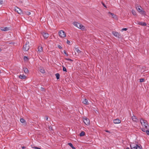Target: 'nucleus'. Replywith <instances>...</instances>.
I'll return each mask as SVG.
<instances>
[{"label":"nucleus","instance_id":"obj_31","mask_svg":"<svg viewBox=\"0 0 149 149\" xmlns=\"http://www.w3.org/2000/svg\"><path fill=\"white\" fill-rule=\"evenodd\" d=\"M145 81V79L144 78H141L140 79V81L141 82H144Z\"/></svg>","mask_w":149,"mask_h":149},{"label":"nucleus","instance_id":"obj_16","mask_svg":"<svg viewBox=\"0 0 149 149\" xmlns=\"http://www.w3.org/2000/svg\"><path fill=\"white\" fill-rule=\"evenodd\" d=\"M109 14H110L112 16V18H116V15H115L113 13H111L110 12H109Z\"/></svg>","mask_w":149,"mask_h":149},{"label":"nucleus","instance_id":"obj_18","mask_svg":"<svg viewBox=\"0 0 149 149\" xmlns=\"http://www.w3.org/2000/svg\"><path fill=\"white\" fill-rule=\"evenodd\" d=\"M38 51L40 52H41L43 51V48L42 46H39L38 47Z\"/></svg>","mask_w":149,"mask_h":149},{"label":"nucleus","instance_id":"obj_15","mask_svg":"<svg viewBox=\"0 0 149 149\" xmlns=\"http://www.w3.org/2000/svg\"><path fill=\"white\" fill-rule=\"evenodd\" d=\"M26 77L24 75H20L19 76V78L21 79H24L26 78Z\"/></svg>","mask_w":149,"mask_h":149},{"label":"nucleus","instance_id":"obj_10","mask_svg":"<svg viewBox=\"0 0 149 149\" xmlns=\"http://www.w3.org/2000/svg\"><path fill=\"white\" fill-rule=\"evenodd\" d=\"M113 123L115 124H118V123H120L121 122V121L120 119H119L118 118H117V119H114L113 120Z\"/></svg>","mask_w":149,"mask_h":149},{"label":"nucleus","instance_id":"obj_27","mask_svg":"<svg viewBox=\"0 0 149 149\" xmlns=\"http://www.w3.org/2000/svg\"><path fill=\"white\" fill-rule=\"evenodd\" d=\"M24 61H28V58L27 57L25 56L24 57Z\"/></svg>","mask_w":149,"mask_h":149},{"label":"nucleus","instance_id":"obj_29","mask_svg":"<svg viewBox=\"0 0 149 149\" xmlns=\"http://www.w3.org/2000/svg\"><path fill=\"white\" fill-rule=\"evenodd\" d=\"M65 59L66 60H68V61H73L72 60V59H70L69 58H65Z\"/></svg>","mask_w":149,"mask_h":149},{"label":"nucleus","instance_id":"obj_5","mask_svg":"<svg viewBox=\"0 0 149 149\" xmlns=\"http://www.w3.org/2000/svg\"><path fill=\"white\" fill-rule=\"evenodd\" d=\"M41 34L45 39H47L49 37V34L47 32H42Z\"/></svg>","mask_w":149,"mask_h":149},{"label":"nucleus","instance_id":"obj_24","mask_svg":"<svg viewBox=\"0 0 149 149\" xmlns=\"http://www.w3.org/2000/svg\"><path fill=\"white\" fill-rule=\"evenodd\" d=\"M132 14L134 15H136V13L134 10H132Z\"/></svg>","mask_w":149,"mask_h":149},{"label":"nucleus","instance_id":"obj_17","mask_svg":"<svg viewBox=\"0 0 149 149\" xmlns=\"http://www.w3.org/2000/svg\"><path fill=\"white\" fill-rule=\"evenodd\" d=\"M82 102L84 104H88V100L86 99H84Z\"/></svg>","mask_w":149,"mask_h":149},{"label":"nucleus","instance_id":"obj_46","mask_svg":"<svg viewBox=\"0 0 149 149\" xmlns=\"http://www.w3.org/2000/svg\"><path fill=\"white\" fill-rule=\"evenodd\" d=\"M105 131L106 132H108V133H111L109 131H108V130H105Z\"/></svg>","mask_w":149,"mask_h":149},{"label":"nucleus","instance_id":"obj_21","mask_svg":"<svg viewBox=\"0 0 149 149\" xmlns=\"http://www.w3.org/2000/svg\"><path fill=\"white\" fill-rule=\"evenodd\" d=\"M85 134V132L84 131H82L80 133L79 135L80 136H84Z\"/></svg>","mask_w":149,"mask_h":149},{"label":"nucleus","instance_id":"obj_38","mask_svg":"<svg viewBox=\"0 0 149 149\" xmlns=\"http://www.w3.org/2000/svg\"><path fill=\"white\" fill-rule=\"evenodd\" d=\"M137 10L139 12H141L142 10L140 9V8H136Z\"/></svg>","mask_w":149,"mask_h":149},{"label":"nucleus","instance_id":"obj_22","mask_svg":"<svg viewBox=\"0 0 149 149\" xmlns=\"http://www.w3.org/2000/svg\"><path fill=\"white\" fill-rule=\"evenodd\" d=\"M75 50L78 53H79L81 52V51L79 50L78 48H75Z\"/></svg>","mask_w":149,"mask_h":149},{"label":"nucleus","instance_id":"obj_28","mask_svg":"<svg viewBox=\"0 0 149 149\" xmlns=\"http://www.w3.org/2000/svg\"><path fill=\"white\" fill-rule=\"evenodd\" d=\"M62 67H63V71H64L66 72L67 70H66V68L65 67H64L63 66Z\"/></svg>","mask_w":149,"mask_h":149},{"label":"nucleus","instance_id":"obj_33","mask_svg":"<svg viewBox=\"0 0 149 149\" xmlns=\"http://www.w3.org/2000/svg\"><path fill=\"white\" fill-rule=\"evenodd\" d=\"M148 135H149V129L146 130L145 132Z\"/></svg>","mask_w":149,"mask_h":149},{"label":"nucleus","instance_id":"obj_20","mask_svg":"<svg viewBox=\"0 0 149 149\" xmlns=\"http://www.w3.org/2000/svg\"><path fill=\"white\" fill-rule=\"evenodd\" d=\"M23 14H25L28 15H30L31 14L30 12L28 11H24L23 12Z\"/></svg>","mask_w":149,"mask_h":149},{"label":"nucleus","instance_id":"obj_8","mask_svg":"<svg viewBox=\"0 0 149 149\" xmlns=\"http://www.w3.org/2000/svg\"><path fill=\"white\" fill-rule=\"evenodd\" d=\"M132 119L134 122L136 123H137L139 121V119H137L135 116H133L132 117Z\"/></svg>","mask_w":149,"mask_h":149},{"label":"nucleus","instance_id":"obj_32","mask_svg":"<svg viewBox=\"0 0 149 149\" xmlns=\"http://www.w3.org/2000/svg\"><path fill=\"white\" fill-rule=\"evenodd\" d=\"M148 126L149 127V126L147 125H144L145 128L146 130L148 129Z\"/></svg>","mask_w":149,"mask_h":149},{"label":"nucleus","instance_id":"obj_3","mask_svg":"<svg viewBox=\"0 0 149 149\" xmlns=\"http://www.w3.org/2000/svg\"><path fill=\"white\" fill-rule=\"evenodd\" d=\"M131 149H142V148L140 145L135 144L134 146L130 145Z\"/></svg>","mask_w":149,"mask_h":149},{"label":"nucleus","instance_id":"obj_34","mask_svg":"<svg viewBox=\"0 0 149 149\" xmlns=\"http://www.w3.org/2000/svg\"><path fill=\"white\" fill-rule=\"evenodd\" d=\"M141 130L144 132H145L146 130L145 129V128H141Z\"/></svg>","mask_w":149,"mask_h":149},{"label":"nucleus","instance_id":"obj_40","mask_svg":"<svg viewBox=\"0 0 149 149\" xmlns=\"http://www.w3.org/2000/svg\"><path fill=\"white\" fill-rule=\"evenodd\" d=\"M102 4L104 6V7L106 8H107V7L106 6L105 4L104 3H103V2L102 3Z\"/></svg>","mask_w":149,"mask_h":149},{"label":"nucleus","instance_id":"obj_26","mask_svg":"<svg viewBox=\"0 0 149 149\" xmlns=\"http://www.w3.org/2000/svg\"><path fill=\"white\" fill-rule=\"evenodd\" d=\"M40 72H41L42 73H44L45 72V70L43 69H40Z\"/></svg>","mask_w":149,"mask_h":149},{"label":"nucleus","instance_id":"obj_45","mask_svg":"<svg viewBox=\"0 0 149 149\" xmlns=\"http://www.w3.org/2000/svg\"><path fill=\"white\" fill-rule=\"evenodd\" d=\"M34 148L36 149H41V148H40L36 147H34Z\"/></svg>","mask_w":149,"mask_h":149},{"label":"nucleus","instance_id":"obj_35","mask_svg":"<svg viewBox=\"0 0 149 149\" xmlns=\"http://www.w3.org/2000/svg\"><path fill=\"white\" fill-rule=\"evenodd\" d=\"M63 52L66 56H68V54L66 53L65 50H64L63 51Z\"/></svg>","mask_w":149,"mask_h":149},{"label":"nucleus","instance_id":"obj_4","mask_svg":"<svg viewBox=\"0 0 149 149\" xmlns=\"http://www.w3.org/2000/svg\"><path fill=\"white\" fill-rule=\"evenodd\" d=\"M59 36L61 38H64L66 36V34L63 30L60 31L58 32Z\"/></svg>","mask_w":149,"mask_h":149},{"label":"nucleus","instance_id":"obj_7","mask_svg":"<svg viewBox=\"0 0 149 149\" xmlns=\"http://www.w3.org/2000/svg\"><path fill=\"white\" fill-rule=\"evenodd\" d=\"M15 10L20 15L23 14L22 10L20 8L17 7V9H15Z\"/></svg>","mask_w":149,"mask_h":149},{"label":"nucleus","instance_id":"obj_47","mask_svg":"<svg viewBox=\"0 0 149 149\" xmlns=\"http://www.w3.org/2000/svg\"><path fill=\"white\" fill-rule=\"evenodd\" d=\"M22 149H25L26 148V147L24 146L22 147Z\"/></svg>","mask_w":149,"mask_h":149},{"label":"nucleus","instance_id":"obj_36","mask_svg":"<svg viewBox=\"0 0 149 149\" xmlns=\"http://www.w3.org/2000/svg\"><path fill=\"white\" fill-rule=\"evenodd\" d=\"M45 88L42 87H41L40 89V90L42 91H45Z\"/></svg>","mask_w":149,"mask_h":149},{"label":"nucleus","instance_id":"obj_14","mask_svg":"<svg viewBox=\"0 0 149 149\" xmlns=\"http://www.w3.org/2000/svg\"><path fill=\"white\" fill-rule=\"evenodd\" d=\"M23 69L24 70V71L25 73L27 74L29 73L28 70L27 68L25 67H23Z\"/></svg>","mask_w":149,"mask_h":149},{"label":"nucleus","instance_id":"obj_12","mask_svg":"<svg viewBox=\"0 0 149 149\" xmlns=\"http://www.w3.org/2000/svg\"><path fill=\"white\" fill-rule=\"evenodd\" d=\"M1 30L2 31H7L9 30V28L8 27H1Z\"/></svg>","mask_w":149,"mask_h":149},{"label":"nucleus","instance_id":"obj_44","mask_svg":"<svg viewBox=\"0 0 149 149\" xmlns=\"http://www.w3.org/2000/svg\"><path fill=\"white\" fill-rule=\"evenodd\" d=\"M3 3V1L2 0H0V4H2Z\"/></svg>","mask_w":149,"mask_h":149},{"label":"nucleus","instance_id":"obj_39","mask_svg":"<svg viewBox=\"0 0 149 149\" xmlns=\"http://www.w3.org/2000/svg\"><path fill=\"white\" fill-rule=\"evenodd\" d=\"M127 29L126 28H123L122 29V30L123 31H127Z\"/></svg>","mask_w":149,"mask_h":149},{"label":"nucleus","instance_id":"obj_11","mask_svg":"<svg viewBox=\"0 0 149 149\" xmlns=\"http://www.w3.org/2000/svg\"><path fill=\"white\" fill-rule=\"evenodd\" d=\"M140 122L141 124V125H142V121L143 122V123L145 125H148V124L147 123V121L145 120H144L143 119H142V118H141V119H140Z\"/></svg>","mask_w":149,"mask_h":149},{"label":"nucleus","instance_id":"obj_37","mask_svg":"<svg viewBox=\"0 0 149 149\" xmlns=\"http://www.w3.org/2000/svg\"><path fill=\"white\" fill-rule=\"evenodd\" d=\"M67 44H68L69 45H71V44H70V41L67 40Z\"/></svg>","mask_w":149,"mask_h":149},{"label":"nucleus","instance_id":"obj_2","mask_svg":"<svg viewBox=\"0 0 149 149\" xmlns=\"http://www.w3.org/2000/svg\"><path fill=\"white\" fill-rule=\"evenodd\" d=\"M29 42H26L25 44L23 46V49L24 51H27L29 50Z\"/></svg>","mask_w":149,"mask_h":149},{"label":"nucleus","instance_id":"obj_25","mask_svg":"<svg viewBox=\"0 0 149 149\" xmlns=\"http://www.w3.org/2000/svg\"><path fill=\"white\" fill-rule=\"evenodd\" d=\"M20 121L21 123H25V122H26V121L23 118H21L20 120Z\"/></svg>","mask_w":149,"mask_h":149},{"label":"nucleus","instance_id":"obj_13","mask_svg":"<svg viewBox=\"0 0 149 149\" xmlns=\"http://www.w3.org/2000/svg\"><path fill=\"white\" fill-rule=\"evenodd\" d=\"M112 33L114 36L116 37H117L120 35L118 32L115 31H112Z\"/></svg>","mask_w":149,"mask_h":149},{"label":"nucleus","instance_id":"obj_9","mask_svg":"<svg viewBox=\"0 0 149 149\" xmlns=\"http://www.w3.org/2000/svg\"><path fill=\"white\" fill-rule=\"evenodd\" d=\"M137 24L143 26H146V22H142L137 21Z\"/></svg>","mask_w":149,"mask_h":149},{"label":"nucleus","instance_id":"obj_1","mask_svg":"<svg viewBox=\"0 0 149 149\" xmlns=\"http://www.w3.org/2000/svg\"><path fill=\"white\" fill-rule=\"evenodd\" d=\"M73 24L74 26L77 27L79 29H81L82 30H84L85 29L84 26L78 22H73Z\"/></svg>","mask_w":149,"mask_h":149},{"label":"nucleus","instance_id":"obj_41","mask_svg":"<svg viewBox=\"0 0 149 149\" xmlns=\"http://www.w3.org/2000/svg\"><path fill=\"white\" fill-rule=\"evenodd\" d=\"M58 47L60 49H61L62 48V47H61V45H58Z\"/></svg>","mask_w":149,"mask_h":149},{"label":"nucleus","instance_id":"obj_49","mask_svg":"<svg viewBox=\"0 0 149 149\" xmlns=\"http://www.w3.org/2000/svg\"><path fill=\"white\" fill-rule=\"evenodd\" d=\"M1 49L0 48V52L1 51Z\"/></svg>","mask_w":149,"mask_h":149},{"label":"nucleus","instance_id":"obj_19","mask_svg":"<svg viewBox=\"0 0 149 149\" xmlns=\"http://www.w3.org/2000/svg\"><path fill=\"white\" fill-rule=\"evenodd\" d=\"M68 145H69L73 149H76L73 146L72 144L71 143H68Z\"/></svg>","mask_w":149,"mask_h":149},{"label":"nucleus","instance_id":"obj_48","mask_svg":"<svg viewBox=\"0 0 149 149\" xmlns=\"http://www.w3.org/2000/svg\"><path fill=\"white\" fill-rule=\"evenodd\" d=\"M126 149H130L129 147H127L126 148Z\"/></svg>","mask_w":149,"mask_h":149},{"label":"nucleus","instance_id":"obj_43","mask_svg":"<svg viewBox=\"0 0 149 149\" xmlns=\"http://www.w3.org/2000/svg\"><path fill=\"white\" fill-rule=\"evenodd\" d=\"M52 127L51 126H50L49 127V130H52Z\"/></svg>","mask_w":149,"mask_h":149},{"label":"nucleus","instance_id":"obj_6","mask_svg":"<svg viewBox=\"0 0 149 149\" xmlns=\"http://www.w3.org/2000/svg\"><path fill=\"white\" fill-rule=\"evenodd\" d=\"M83 121L85 123V124L87 125H89L90 124V120L88 118H86L85 119H84Z\"/></svg>","mask_w":149,"mask_h":149},{"label":"nucleus","instance_id":"obj_42","mask_svg":"<svg viewBox=\"0 0 149 149\" xmlns=\"http://www.w3.org/2000/svg\"><path fill=\"white\" fill-rule=\"evenodd\" d=\"M48 117L47 116H46L45 117V119L46 120H48Z\"/></svg>","mask_w":149,"mask_h":149},{"label":"nucleus","instance_id":"obj_30","mask_svg":"<svg viewBox=\"0 0 149 149\" xmlns=\"http://www.w3.org/2000/svg\"><path fill=\"white\" fill-rule=\"evenodd\" d=\"M140 12L141 13V14L143 15H145L146 14L145 12L143 10H142V11Z\"/></svg>","mask_w":149,"mask_h":149},{"label":"nucleus","instance_id":"obj_23","mask_svg":"<svg viewBox=\"0 0 149 149\" xmlns=\"http://www.w3.org/2000/svg\"><path fill=\"white\" fill-rule=\"evenodd\" d=\"M55 75L56 77V78L57 79H58L60 78V74L59 73H56L55 74Z\"/></svg>","mask_w":149,"mask_h":149}]
</instances>
